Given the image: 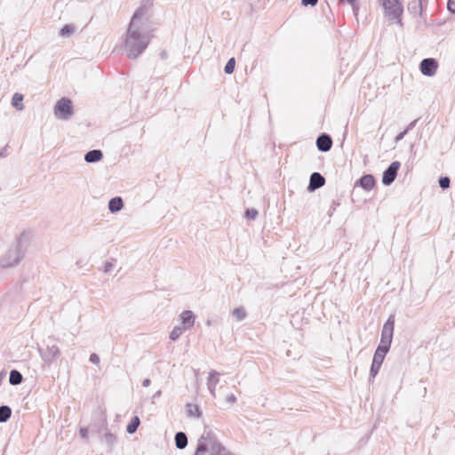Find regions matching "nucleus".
<instances>
[{"label":"nucleus","mask_w":455,"mask_h":455,"mask_svg":"<svg viewBox=\"0 0 455 455\" xmlns=\"http://www.w3.org/2000/svg\"><path fill=\"white\" fill-rule=\"evenodd\" d=\"M152 3L147 0L133 13L126 30L124 50L130 59H136L147 49L152 37Z\"/></svg>","instance_id":"nucleus-1"},{"label":"nucleus","mask_w":455,"mask_h":455,"mask_svg":"<svg viewBox=\"0 0 455 455\" xmlns=\"http://www.w3.org/2000/svg\"><path fill=\"white\" fill-rule=\"evenodd\" d=\"M195 455H235L218 439L216 434L207 427L198 439Z\"/></svg>","instance_id":"nucleus-2"},{"label":"nucleus","mask_w":455,"mask_h":455,"mask_svg":"<svg viewBox=\"0 0 455 455\" xmlns=\"http://www.w3.org/2000/svg\"><path fill=\"white\" fill-rule=\"evenodd\" d=\"M28 235L22 233L0 258V267H12L19 264L28 249Z\"/></svg>","instance_id":"nucleus-3"},{"label":"nucleus","mask_w":455,"mask_h":455,"mask_svg":"<svg viewBox=\"0 0 455 455\" xmlns=\"http://www.w3.org/2000/svg\"><path fill=\"white\" fill-rule=\"evenodd\" d=\"M382 5L385 11V14L389 18V20L402 27L403 22L401 17L403 12V7L400 1L383 0Z\"/></svg>","instance_id":"nucleus-4"},{"label":"nucleus","mask_w":455,"mask_h":455,"mask_svg":"<svg viewBox=\"0 0 455 455\" xmlns=\"http://www.w3.org/2000/svg\"><path fill=\"white\" fill-rule=\"evenodd\" d=\"M395 328V315H391L383 325L381 331L380 343L377 348H382V350L389 351L391 343L393 340Z\"/></svg>","instance_id":"nucleus-5"},{"label":"nucleus","mask_w":455,"mask_h":455,"mask_svg":"<svg viewBox=\"0 0 455 455\" xmlns=\"http://www.w3.org/2000/svg\"><path fill=\"white\" fill-rule=\"evenodd\" d=\"M74 114L71 100L61 98L54 106V115L58 119L68 120Z\"/></svg>","instance_id":"nucleus-6"},{"label":"nucleus","mask_w":455,"mask_h":455,"mask_svg":"<svg viewBox=\"0 0 455 455\" xmlns=\"http://www.w3.org/2000/svg\"><path fill=\"white\" fill-rule=\"evenodd\" d=\"M401 164L398 161L392 162L389 166L383 172L382 183L385 186L391 185L396 179Z\"/></svg>","instance_id":"nucleus-7"},{"label":"nucleus","mask_w":455,"mask_h":455,"mask_svg":"<svg viewBox=\"0 0 455 455\" xmlns=\"http://www.w3.org/2000/svg\"><path fill=\"white\" fill-rule=\"evenodd\" d=\"M387 353H388L387 351L382 350V348L376 349L374 355H373L371 366L370 369V380L371 379H374L376 377V375L378 374V372L383 363L385 356Z\"/></svg>","instance_id":"nucleus-8"},{"label":"nucleus","mask_w":455,"mask_h":455,"mask_svg":"<svg viewBox=\"0 0 455 455\" xmlns=\"http://www.w3.org/2000/svg\"><path fill=\"white\" fill-rule=\"evenodd\" d=\"M438 68L436 60L433 58L423 59L419 64L420 72L427 76H433Z\"/></svg>","instance_id":"nucleus-9"},{"label":"nucleus","mask_w":455,"mask_h":455,"mask_svg":"<svg viewBox=\"0 0 455 455\" xmlns=\"http://www.w3.org/2000/svg\"><path fill=\"white\" fill-rule=\"evenodd\" d=\"M40 354L43 361L50 365L53 361H55L59 355L60 349L56 345L48 346L45 350L40 349Z\"/></svg>","instance_id":"nucleus-10"},{"label":"nucleus","mask_w":455,"mask_h":455,"mask_svg":"<svg viewBox=\"0 0 455 455\" xmlns=\"http://www.w3.org/2000/svg\"><path fill=\"white\" fill-rule=\"evenodd\" d=\"M324 184H325L324 177L320 172H315L310 175L307 190L309 192H314L315 190L322 188Z\"/></svg>","instance_id":"nucleus-11"},{"label":"nucleus","mask_w":455,"mask_h":455,"mask_svg":"<svg viewBox=\"0 0 455 455\" xmlns=\"http://www.w3.org/2000/svg\"><path fill=\"white\" fill-rule=\"evenodd\" d=\"M317 149L321 152H328L332 147V139L327 133L320 134L316 139Z\"/></svg>","instance_id":"nucleus-12"},{"label":"nucleus","mask_w":455,"mask_h":455,"mask_svg":"<svg viewBox=\"0 0 455 455\" xmlns=\"http://www.w3.org/2000/svg\"><path fill=\"white\" fill-rule=\"evenodd\" d=\"M180 319L181 322V328H184V330H188L192 328L195 324V319L196 315L195 314L190 310H185L180 315Z\"/></svg>","instance_id":"nucleus-13"},{"label":"nucleus","mask_w":455,"mask_h":455,"mask_svg":"<svg viewBox=\"0 0 455 455\" xmlns=\"http://www.w3.org/2000/svg\"><path fill=\"white\" fill-rule=\"evenodd\" d=\"M358 183L364 190L371 191L375 186V179L371 174H364L359 179Z\"/></svg>","instance_id":"nucleus-14"},{"label":"nucleus","mask_w":455,"mask_h":455,"mask_svg":"<svg viewBox=\"0 0 455 455\" xmlns=\"http://www.w3.org/2000/svg\"><path fill=\"white\" fill-rule=\"evenodd\" d=\"M103 158V153L100 149H92L84 155V161L86 163H97Z\"/></svg>","instance_id":"nucleus-15"},{"label":"nucleus","mask_w":455,"mask_h":455,"mask_svg":"<svg viewBox=\"0 0 455 455\" xmlns=\"http://www.w3.org/2000/svg\"><path fill=\"white\" fill-rule=\"evenodd\" d=\"M124 207L123 199L120 196L113 197L108 202V210L111 213H116Z\"/></svg>","instance_id":"nucleus-16"},{"label":"nucleus","mask_w":455,"mask_h":455,"mask_svg":"<svg viewBox=\"0 0 455 455\" xmlns=\"http://www.w3.org/2000/svg\"><path fill=\"white\" fill-rule=\"evenodd\" d=\"M175 445L177 449L183 450L188 445V436L184 432H177L174 437Z\"/></svg>","instance_id":"nucleus-17"},{"label":"nucleus","mask_w":455,"mask_h":455,"mask_svg":"<svg viewBox=\"0 0 455 455\" xmlns=\"http://www.w3.org/2000/svg\"><path fill=\"white\" fill-rule=\"evenodd\" d=\"M23 380L22 374L18 370H12L9 375V382L12 386L20 385Z\"/></svg>","instance_id":"nucleus-18"},{"label":"nucleus","mask_w":455,"mask_h":455,"mask_svg":"<svg viewBox=\"0 0 455 455\" xmlns=\"http://www.w3.org/2000/svg\"><path fill=\"white\" fill-rule=\"evenodd\" d=\"M140 424V419L138 416H133L126 427V432L128 434H133L137 431Z\"/></svg>","instance_id":"nucleus-19"},{"label":"nucleus","mask_w":455,"mask_h":455,"mask_svg":"<svg viewBox=\"0 0 455 455\" xmlns=\"http://www.w3.org/2000/svg\"><path fill=\"white\" fill-rule=\"evenodd\" d=\"M187 414L188 417L200 418L202 416V412L199 406L193 403L187 404Z\"/></svg>","instance_id":"nucleus-20"},{"label":"nucleus","mask_w":455,"mask_h":455,"mask_svg":"<svg viewBox=\"0 0 455 455\" xmlns=\"http://www.w3.org/2000/svg\"><path fill=\"white\" fill-rule=\"evenodd\" d=\"M12 416V409L8 405L0 406V423H5Z\"/></svg>","instance_id":"nucleus-21"},{"label":"nucleus","mask_w":455,"mask_h":455,"mask_svg":"<svg viewBox=\"0 0 455 455\" xmlns=\"http://www.w3.org/2000/svg\"><path fill=\"white\" fill-rule=\"evenodd\" d=\"M24 97L20 93H14L12 99V105L17 110H22L24 108V105L22 104Z\"/></svg>","instance_id":"nucleus-22"},{"label":"nucleus","mask_w":455,"mask_h":455,"mask_svg":"<svg viewBox=\"0 0 455 455\" xmlns=\"http://www.w3.org/2000/svg\"><path fill=\"white\" fill-rule=\"evenodd\" d=\"M232 315L235 318L236 321H243L245 319L247 313L243 307H235L232 311Z\"/></svg>","instance_id":"nucleus-23"},{"label":"nucleus","mask_w":455,"mask_h":455,"mask_svg":"<svg viewBox=\"0 0 455 455\" xmlns=\"http://www.w3.org/2000/svg\"><path fill=\"white\" fill-rule=\"evenodd\" d=\"M422 10V6L417 1H412L408 4V11L414 15H421Z\"/></svg>","instance_id":"nucleus-24"},{"label":"nucleus","mask_w":455,"mask_h":455,"mask_svg":"<svg viewBox=\"0 0 455 455\" xmlns=\"http://www.w3.org/2000/svg\"><path fill=\"white\" fill-rule=\"evenodd\" d=\"M75 31V26L72 24H67L63 26L60 31V36L65 37L72 35Z\"/></svg>","instance_id":"nucleus-25"},{"label":"nucleus","mask_w":455,"mask_h":455,"mask_svg":"<svg viewBox=\"0 0 455 455\" xmlns=\"http://www.w3.org/2000/svg\"><path fill=\"white\" fill-rule=\"evenodd\" d=\"M184 328H181V326H175L172 331L170 332V335H169V338L172 339V340H177L180 335L183 333L184 331Z\"/></svg>","instance_id":"nucleus-26"},{"label":"nucleus","mask_w":455,"mask_h":455,"mask_svg":"<svg viewBox=\"0 0 455 455\" xmlns=\"http://www.w3.org/2000/svg\"><path fill=\"white\" fill-rule=\"evenodd\" d=\"M235 67V58H230L225 65L224 71L226 74L230 75L234 72Z\"/></svg>","instance_id":"nucleus-27"},{"label":"nucleus","mask_w":455,"mask_h":455,"mask_svg":"<svg viewBox=\"0 0 455 455\" xmlns=\"http://www.w3.org/2000/svg\"><path fill=\"white\" fill-rule=\"evenodd\" d=\"M219 376H220V372L214 371V370H212L210 372H209V376H208V379L207 381L211 384H214V386H217L218 382H219Z\"/></svg>","instance_id":"nucleus-28"},{"label":"nucleus","mask_w":455,"mask_h":455,"mask_svg":"<svg viewBox=\"0 0 455 455\" xmlns=\"http://www.w3.org/2000/svg\"><path fill=\"white\" fill-rule=\"evenodd\" d=\"M438 183L442 189H447L450 188L451 180L448 176L440 177Z\"/></svg>","instance_id":"nucleus-29"},{"label":"nucleus","mask_w":455,"mask_h":455,"mask_svg":"<svg viewBox=\"0 0 455 455\" xmlns=\"http://www.w3.org/2000/svg\"><path fill=\"white\" fill-rule=\"evenodd\" d=\"M258 216V211L254 208H250L245 211V217L248 220H255Z\"/></svg>","instance_id":"nucleus-30"},{"label":"nucleus","mask_w":455,"mask_h":455,"mask_svg":"<svg viewBox=\"0 0 455 455\" xmlns=\"http://www.w3.org/2000/svg\"><path fill=\"white\" fill-rule=\"evenodd\" d=\"M104 437H105L106 442L110 445H113L116 443V436H115V435H113L111 433L105 434Z\"/></svg>","instance_id":"nucleus-31"},{"label":"nucleus","mask_w":455,"mask_h":455,"mask_svg":"<svg viewBox=\"0 0 455 455\" xmlns=\"http://www.w3.org/2000/svg\"><path fill=\"white\" fill-rule=\"evenodd\" d=\"M339 205V204L336 201H333L331 205L330 206L329 210H328V215L329 217H331L333 215V213L335 212L337 207Z\"/></svg>","instance_id":"nucleus-32"},{"label":"nucleus","mask_w":455,"mask_h":455,"mask_svg":"<svg viewBox=\"0 0 455 455\" xmlns=\"http://www.w3.org/2000/svg\"><path fill=\"white\" fill-rule=\"evenodd\" d=\"M342 3H347L350 4L353 8L354 12L356 14V12L358 11V6H356L355 3L356 0H339Z\"/></svg>","instance_id":"nucleus-33"},{"label":"nucleus","mask_w":455,"mask_h":455,"mask_svg":"<svg viewBox=\"0 0 455 455\" xmlns=\"http://www.w3.org/2000/svg\"><path fill=\"white\" fill-rule=\"evenodd\" d=\"M447 9L451 13L455 14V0H448Z\"/></svg>","instance_id":"nucleus-34"},{"label":"nucleus","mask_w":455,"mask_h":455,"mask_svg":"<svg viewBox=\"0 0 455 455\" xmlns=\"http://www.w3.org/2000/svg\"><path fill=\"white\" fill-rule=\"evenodd\" d=\"M318 3V0H301V4L303 6H315Z\"/></svg>","instance_id":"nucleus-35"},{"label":"nucleus","mask_w":455,"mask_h":455,"mask_svg":"<svg viewBox=\"0 0 455 455\" xmlns=\"http://www.w3.org/2000/svg\"><path fill=\"white\" fill-rule=\"evenodd\" d=\"M89 360L91 363L98 364L100 363V356L97 354L92 353L91 354Z\"/></svg>","instance_id":"nucleus-36"},{"label":"nucleus","mask_w":455,"mask_h":455,"mask_svg":"<svg viewBox=\"0 0 455 455\" xmlns=\"http://www.w3.org/2000/svg\"><path fill=\"white\" fill-rule=\"evenodd\" d=\"M207 387H208V389L211 393V395L215 397L216 395V386H214V384H211L207 381Z\"/></svg>","instance_id":"nucleus-37"},{"label":"nucleus","mask_w":455,"mask_h":455,"mask_svg":"<svg viewBox=\"0 0 455 455\" xmlns=\"http://www.w3.org/2000/svg\"><path fill=\"white\" fill-rule=\"evenodd\" d=\"M226 402L228 403H235L236 402V397L234 394L228 395L226 397Z\"/></svg>","instance_id":"nucleus-38"},{"label":"nucleus","mask_w":455,"mask_h":455,"mask_svg":"<svg viewBox=\"0 0 455 455\" xmlns=\"http://www.w3.org/2000/svg\"><path fill=\"white\" fill-rule=\"evenodd\" d=\"M80 435L83 439L88 438V429L86 427H82L79 431Z\"/></svg>","instance_id":"nucleus-39"},{"label":"nucleus","mask_w":455,"mask_h":455,"mask_svg":"<svg viewBox=\"0 0 455 455\" xmlns=\"http://www.w3.org/2000/svg\"><path fill=\"white\" fill-rule=\"evenodd\" d=\"M407 133L408 132L405 130L398 133L395 137V142L402 140Z\"/></svg>","instance_id":"nucleus-40"},{"label":"nucleus","mask_w":455,"mask_h":455,"mask_svg":"<svg viewBox=\"0 0 455 455\" xmlns=\"http://www.w3.org/2000/svg\"><path fill=\"white\" fill-rule=\"evenodd\" d=\"M418 120H419V119H415V120H413L412 122H411V123L407 125V127H406L405 131H407V132H409L410 131H411V130L415 127V125H416V124H417Z\"/></svg>","instance_id":"nucleus-41"},{"label":"nucleus","mask_w":455,"mask_h":455,"mask_svg":"<svg viewBox=\"0 0 455 455\" xmlns=\"http://www.w3.org/2000/svg\"><path fill=\"white\" fill-rule=\"evenodd\" d=\"M113 268V264L111 262H106L105 265H104V269L103 271L105 273H108L112 270Z\"/></svg>","instance_id":"nucleus-42"},{"label":"nucleus","mask_w":455,"mask_h":455,"mask_svg":"<svg viewBox=\"0 0 455 455\" xmlns=\"http://www.w3.org/2000/svg\"><path fill=\"white\" fill-rule=\"evenodd\" d=\"M7 148H8V146H5L3 149H1L0 158H4L8 155Z\"/></svg>","instance_id":"nucleus-43"},{"label":"nucleus","mask_w":455,"mask_h":455,"mask_svg":"<svg viewBox=\"0 0 455 455\" xmlns=\"http://www.w3.org/2000/svg\"><path fill=\"white\" fill-rule=\"evenodd\" d=\"M150 383H151V381H150V379H143V381H142V386H143L144 387H149V386H150Z\"/></svg>","instance_id":"nucleus-44"},{"label":"nucleus","mask_w":455,"mask_h":455,"mask_svg":"<svg viewBox=\"0 0 455 455\" xmlns=\"http://www.w3.org/2000/svg\"><path fill=\"white\" fill-rule=\"evenodd\" d=\"M428 0H418L417 2L422 8L427 5Z\"/></svg>","instance_id":"nucleus-45"},{"label":"nucleus","mask_w":455,"mask_h":455,"mask_svg":"<svg viewBox=\"0 0 455 455\" xmlns=\"http://www.w3.org/2000/svg\"><path fill=\"white\" fill-rule=\"evenodd\" d=\"M160 394H161V391H158V392H156V395H155L154 396H155V397H156V396H159V395H160Z\"/></svg>","instance_id":"nucleus-46"}]
</instances>
